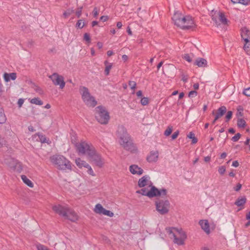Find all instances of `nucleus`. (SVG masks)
I'll list each match as a JSON object with an SVG mask.
<instances>
[{"mask_svg":"<svg viewBox=\"0 0 250 250\" xmlns=\"http://www.w3.org/2000/svg\"><path fill=\"white\" fill-rule=\"evenodd\" d=\"M232 166L234 167H237L239 166V163L237 161H234L232 162Z\"/></svg>","mask_w":250,"mask_h":250,"instance_id":"58","label":"nucleus"},{"mask_svg":"<svg viewBox=\"0 0 250 250\" xmlns=\"http://www.w3.org/2000/svg\"><path fill=\"white\" fill-rule=\"evenodd\" d=\"M82 8L80 7L79 8L76 12V15H77L78 18H79L82 14Z\"/></svg>","mask_w":250,"mask_h":250,"instance_id":"51","label":"nucleus"},{"mask_svg":"<svg viewBox=\"0 0 250 250\" xmlns=\"http://www.w3.org/2000/svg\"><path fill=\"white\" fill-rule=\"evenodd\" d=\"M173 130V127L171 125H168L166 130L164 132V135L166 136H168L172 133Z\"/></svg>","mask_w":250,"mask_h":250,"instance_id":"34","label":"nucleus"},{"mask_svg":"<svg viewBox=\"0 0 250 250\" xmlns=\"http://www.w3.org/2000/svg\"><path fill=\"white\" fill-rule=\"evenodd\" d=\"M75 163L80 168H82L83 167H86L89 165L85 161L82 160L79 158L76 159Z\"/></svg>","mask_w":250,"mask_h":250,"instance_id":"23","label":"nucleus"},{"mask_svg":"<svg viewBox=\"0 0 250 250\" xmlns=\"http://www.w3.org/2000/svg\"><path fill=\"white\" fill-rule=\"evenodd\" d=\"M76 147L78 152L82 154H86L87 156L91 152V150L95 148L90 144L84 141H82L76 145Z\"/></svg>","mask_w":250,"mask_h":250,"instance_id":"11","label":"nucleus"},{"mask_svg":"<svg viewBox=\"0 0 250 250\" xmlns=\"http://www.w3.org/2000/svg\"><path fill=\"white\" fill-rule=\"evenodd\" d=\"M212 20L214 21L215 26L220 27L221 28H224V26H225L228 22V21L225 17V15L220 12H215L214 15L212 16Z\"/></svg>","mask_w":250,"mask_h":250,"instance_id":"10","label":"nucleus"},{"mask_svg":"<svg viewBox=\"0 0 250 250\" xmlns=\"http://www.w3.org/2000/svg\"><path fill=\"white\" fill-rule=\"evenodd\" d=\"M136 95L138 97L142 98L143 96V93L141 90H139L136 92Z\"/></svg>","mask_w":250,"mask_h":250,"instance_id":"56","label":"nucleus"},{"mask_svg":"<svg viewBox=\"0 0 250 250\" xmlns=\"http://www.w3.org/2000/svg\"><path fill=\"white\" fill-rule=\"evenodd\" d=\"M241 137V134L240 133H237L235 136H234L231 140L233 142H237Z\"/></svg>","mask_w":250,"mask_h":250,"instance_id":"45","label":"nucleus"},{"mask_svg":"<svg viewBox=\"0 0 250 250\" xmlns=\"http://www.w3.org/2000/svg\"><path fill=\"white\" fill-rule=\"evenodd\" d=\"M104 65H105L104 72L105 75H108L109 73L110 70L111 69L112 66V64L111 63H109L107 61L104 62Z\"/></svg>","mask_w":250,"mask_h":250,"instance_id":"30","label":"nucleus"},{"mask_svg":"<svg viewBox=\"0 0 250 250\" xmlns=\"http://www.w3.org/2000/svg\"><path fill=\"white\" fill-rule=\"evenodd\" d=\"M21 178L22 181L28 186L30 188H33L34 185L33 183L25 175H22L21 176Z\"/></svg>","mask_w":250,"mask_h":250,"instance_id":"26","label":"nucleus"},{"mask_svg":"<svg viewBox=\"0 0 250 250\" xmlns=\"http://www.w3.org/2000/svg\"><path fill=\"white\" fill-rule=\"evenodd\" d=\"M187 137L191 139H192V143L196 144L197 142V139L195 137V135L192 132H190L188 133Z\"/></svg>","mask_w":250,"mask_h":250,"instance_id":"33","label":"nucleus"},{"mask_svg":"<svg viewBox=\"0 0 250 250\" xmlns=\"http://www.w3.org/2000/svg\"><path fill=\"white\" fill-rule=\"evenodd\" d=\"M201 228L208 234L210 232L208 220H202L199 222Z\"/></svg>","mask_w":250,"mask_h":250,"instance_id":"19","label":"nucleus"},{"mask_svg":"<svg viewBox=\"0 0 250 250\" xmlns=\"http://www.w3.org/2000/svg\"><path fill=\"white\" fill-rule=\"evenodd\" d=\"M227 111V108L225 106H221L217 110L215 114V120H218L221 118Z\"/></svg>","mask_w":250,"mask_h":250,"instance_id":"21","label":"nucleus"},{"mask_svg":"<svg viewBox=\"0 0 250 250\" xmlns=\"http://www.w3.org/2000/svg\"><path fill=\"white\" fill-rule=\"evenodd\" d=\"M5 144L4 138L0 135V147H2Z\"/></svg>","mask_w":250,"mask_h":250,"instance_id":"50","label":"nucleus"},{"mask_svg":"<svg viewBox=\"0 0 250 250\" xmlns=\"http://www.w3.org/2000/svg\"><path fill=\"white\" fill-rule=\"evenodd\" d=\"M226 171V167L224 166H221L218 168V172L221 175H223Z\"/></svg>","mask_w":250,"mask_h":250,"instance_id":"44","label":"nucleus"},{"mask_svg":"<svg viewBox=\"0 0 250 250\" xmlns=\"http://www.w3.org/2000/svg\"><path fill=\"white\" fill-rule=\"evenodd\" d=\"M130 172L134 175H141L144 172V170L137 165H132L129 167Z\"/></svg>","mask_w":250,"mask_h":250,"instance_id":"17","label":"nucleus"},{"mask_svg":"<svg viewBox=\"0 0 250 250\" xmlns=\"http://www.w3.org/2000/svg\"><path fill=\"white\" fill-rule=\"evenodd\" d=\"M17 78V74L16 73L13 72L10 73H4L3 74V79L5 82H8L11 80H15Z\"/></svg>","mask_w":250,"mask_h":250,"instance_id":"20","label":"nucleus"},{"mask_svg":"<svg viewBox=\"0 0 250 250\" xmlns=\"http://www.w3.org/2000/svg\"><path fill=\"white\" fill-rule=\"evenodd\" d=\"M129 85L130 86L131 89L133 90V93H134V90L136 88V83L134 81H129Z\"/></svg>","mask_w":250,"mask_h":250,"instance_id":"41","label":"nucleus"},{"mask_svg":"<svg viewBox=\"0 0 250 250\" xmlns=\"http://www.w3.org/2000/svg\"><path fill=\"white\" fill-rule=\"evenodd\" d=\"M137 185L141 189L137 190L136 193L146 196L150 198L157 196H164L167 194L166 189H158L153 185L149 175H146L140 178Z\"/></svg>","mask_w":250,"mask_h":250,"instance_id":"1","label":"nucleus"},{"mask_svg":"<svg viewBox=\"0 0 250 250\" xmlns=\"http://www.w3.org/2000/svg\"><path fill=\"white\" fill-rule=\"evenodd\" d=\"M33 138L37 141H40L41 143L46 142V138L44 136L41 134H36L33 136Z\"/></svg>","mask_w":250,"mask_h":250,"instance_id":"29","label":"nucleus"},{"mask_svg":"<svg viewBox=\"0 0 250 250\" xmlns=\"http://www.w3.org/2000/svg\"><path fill=\"white\" fill-rule=\"evenodd\" d=\"M30 103L32 104L41 105L43 102L38 98H33L30 100Z\"/></svg>","mask_w":250,"mask_h":250,"instance_id":"31","label":"nucleus"},{"mask_svg":"<svg viewBox=\"0 0 250 250\" xmlns=\"http://www.w3.org/2000/svg\"><path fill=\"white\" fill-rule=\"evenodd\" d=\"M122 59L123 61H124L125 62L128 59V57L127 56H126V55H123L122 56Z\"/></svg>","mask_w":250,"mask_h":250,"instance_id":"62","label":"nucleus"},{"mask_svg":"<svg viewBox=\"0 0 250 250\" xmlns=\"http://www.w3.org/2000/svg\"><path fill=\"white\" fill-rule=\"evenodd\" d=\"M123 24L121 22L119 21L117 23V27L118 28L120 29L122 28Z\"/></svg>","mask_w":250,"mask_h":250,"instance_id":"59","label":"nucleus"},{"mask_svg":"<svg viewBox=\"0 0 250 250\" xmlns=\"http://www.w3.org/2000/svg\"><path fill=\"white\" fill-rule=\"evenodd\" d=\"M8 166L13 171L20 173L22 170V164L17 160L10 158L5 162Z\"/></svg>","mask_w":250,"mask_h":250,"instance_id":"13","label":"nucleus"},{"mask_svg":"<svg viewBox=\"0 0 250 250\" xmlns=\"http://www.w3.org/2000/svg\"><path fill=\"white\" fill-rule=\"evenodd\" d=\"M156 210L161 215L167 214L169 212L170 204L167 199H157L155 202Z\"/></svg>","mask_w":250,"mask_h":250,"instance_id":"8","label":"nucleus"},{"mask_svg":"<svg viewBox=\"0 0 250 250\" xmlns=\"http://www.w3.org/2000/svg\"><path fill=\"white\" fill-rule=\"evenodd\" d=\"M194 64L198 67H206L207 65V62L203 58H198L195 61Z\"/></svg>","mask_w":250,"mask_h":250,"instance_id":"22","label":"nucleus"},{"mask_svg":"<svg viewBox=\"0 0 250 250\" xmlns=\"http://www.w3.org/2000/svg\"><path fill=\"white\" fill-rule=\"evenodd\" d=\"M246 125V122L243 119H238L237 126L240 128H244Z\"/></svg>","mask_w":250,"mask_h":250,"instance_id":"32","label":"nucleus"},{"mask_svg":"<svg viewBox=\"0 0 250 250\" xmlns=\"http://www.w3.org/2000/svg\"><path fill=\"white\" fill-rule=\"evenodd\" d=\"M83 39L88 43L90 42V37L88 33H85L83 36Z\"/></svg>","mask_w":250,"mask_h":250,"instance_id":"46","label":"nucleus"},{"mask_svg":"<svg viewBox=\"0 0 250 250\" xmlns=\"http://www.w3.org/2000/svg\"><path fill=\"white\" fill-rule=\"evenodd\" d=\"M74 12V10L73 9H68L66 11H65L63 16L64 18H66L69 17L72 13Z\"/></svg>","mask_w":250,"mask_h":250,"instance_id":"37","label":"nucleus"},{"mask_svg":"<svg viewBox=\"0 0 250 250\" xmlns=\"http://www.w3.org/2000/svg\"><path fill=\"white\" fill-rule=\"evenodd\" d=\"M141 103L143 105H146L148 104V99L146 97L142 98Z\"/></svg>","mask_w":250,"mask_h":250,"instance_id":"40","label":"nucleus"},{"mask_svg":"<svg viewBox=\"0 0 250 250\" xmlns=\"http://www.w3.org/2000/svg\"><path fill=\"white\" fill-rule=\"evenodd\" d=\"M63 218L72 222H76L78 220L79 217L74 210L69 208L66 216H64Z\"/></svg>","mask_w":250,"mask_h":250,"instance_id":"16","label":"nucleus"},{"mask_svg":"<svg viewBox=\"0 0 250 250\" xmlns=\"http://www.w3.org/2000/svg\"><path fill=\"white\" fill-rule=\"evenodd\" d=\"M227 156V153L226 152H224L223 153L221 154V156H220V158L221 159H224Z\"/></svg>","mask_w":250,"mask_h":250,"instance_id":"60","label":"nucleus"},{"mask_svg":"<svg viewBox=\"0 0 250 250\" xmlns=\"http://www.w3.org/2000/svg\"><path fill=\"white\" fill-rule=\"evenodd\" d=\"M239 1L240 2L239 3L247 5L250 2V0H239Z\"/></svg>","mask_w":250,"mask_h":250,"instance_id":"52","label":"nucleus"},{"mask_svg":"<svg viewBox=\"0 0 250 250\" xmlns=\"http://www.w3.org/2000/svg\"><path fill=\"white\" fill-rule=\"evenodd\" d=\"M103 214L109 217H112L114 215V213L106 209L104 210Z\"/></svg>","mask_w":250,"mask_h":250,"instance_id":"42","label":"nucleus"},{"mask_svg":"<svg viewBox=\"0 0 250 250\" xmlns=\"http://www.w3.org/2000/svg\"><path fill=\"white\" fill-rule=\"evenodd\" d=\"M172 20L175 25L183 29L191 28L195 25L191 17L189 16L184 17L179 12L174 13Z\"/></svg>","mask_w":250,"mask_h":250,"instance_id":"2","label":"nucleus"},{"mask_svg":"<svg viewBox=\"0 0 250 250\" xmlns=\"http://www.w3.org/2000/svg\"><path fill=\"white\" fill-rule=\"evenodd\" d=\"M179 134V131L178 130H177L176 131L174 132L171 136L172 139V140L176 139L177 138Z\"/></svg>","mask_w":250,"mask_h":250,"instance_id":"49","label":"nucleus"},{"mask_svg":"<svg viewBox=\"0 0 250 250\" xmlns=\"http://www.w3.org/2000/svg\"><path fill=\"white\" fill-rule=\"evenodd\" d=\"M183 58L185 60H186L188 62H191L192 60L193 55H191V56L190 55H189L188 54H186L183 56Z\"/></svg>","mask_w":250,"mask_h":250,"instance_id":"35","label":"nucleus"},{"mask_svg":"<svg viewBox=\"0 0 250 250\" xmlns=\"http://www.w3.org/2000/svg\"><path fill=\"white\" fill-rule=\"evenodd\" d=\"M105 209L100 204H98L95 206L94 211L98 214H103Z\"/></svg>","mask_w":250,"mask_h":250,"instance_id":"24","label":"nucleus"},{"mask_svg":"<svg viewBox=\"0 0 250 250\" xmlns=\"http://www.w3.org/2000/svg\"><path fill=\"white\" fill-rule=\"evenodd\" d=\"M197 93L196 91L192 90L189 92L188 96L190 98L195 97L197 96Z\"/></svg>","mask_w":250,"mask_h":250,"instance_id":"48","label":"nucleus"},{"mask_svg":"<svg viewBox=\"0 0 250 250\" xmlns=\"http://www.w3.org/2000/svg\"><path fill=\"white\" fill-rule=\"evenodd\" d=\"M244 44L243 48L248 55H250V40L242 41Z\"/></svg>","mask_w":250,"mask_h":250,"instance_id":"25","label":"nucleus"},{"mask_svg":"<svg viewBox=\"0 0 250 250\" xmlns=\"http://www.w3.org/2000/svg\"><path fill=\"white\" fill-rule=\"evenodd\" d=\"M108 17L107 16H102L101 18H100V20L101 21H106L107 20H108Z\"/></svg>","mask_w":250,"mask_h":250,"instance_id":"57","label":"nucleus"},{"mask_svg":"<svg viewBox=\"0 0 250 250\" xmlns=\"http://www.w3.org/2000/svg\"><path fill=\"white\" fill-rule=\"evenodd\" d=\"M95 116L97 121L101 124H107L109 120V115L106 108L98 106L95 109Z\"/></svg>","mask_w":250,"mask_h":250,"instance_id":"7","label":"nucleus"},{"mask_svg":"<svg viewBox=\"0 0 250 250\" xmlns=\"http://www.w3.org/2000/svg\"><path fill=\"white\" fill-rule=\"evenodd\" d=\"M159 153L158 150H152L148 154L146 160L149 163H155L158 160Z\"/></svg>","mask_w":250,"mask_h":250,"instance_id":"15","label":"nucleus"},{"mask_svg":"<svg viewBox=\"0 0 250 250\" xmlns=\"http://www.w3.org/2000/svg\"><path fill=\"white\" fill-rule=\"evenodd\" d=\"M93 16L95 17L98 15V14H99L98 10L96 7H95L94 8V10L93 11Z\"/></svg>","mask_w":250,"mask_h":250,"instance_id":"53","label":"nucleus"},{"mask_svg":"<svg viewBox=\"0 0 250 250\" xmlns=\"http://www.w3.org/2000/svg\"><path fill=\"white\" fill-rule=\"evenodd\" d=\"M188 77L185 75H183L182 78V81H183L184 82H186L188 80Z\"/></svg>","mask_w":250,"mask_h":250,"instance_id":"61","label":"nucleus"},{"mask_svg":"<svg viewBox=\"0 0 250 250\" xmlns=\"http://www.w3.org/2000/svg\"><path fill=\"white\" fill-rule=\"evenodd\" d=\"M36 248L37 250H49V249L46 246L40 244H38L36 245Z\"/></svg>","mask_w":250,"mask_h":250,"instance_id":"36","label":"nucleus"},{"mask_svg":"<svg viewBox=\"0 0 250 250\" xmlns=\"http://www.w3.org/2000/svg\"><path fill=\"white\" fill-rule=\"evenodd\" d=\"M166 230L169 237L173 239L174 243L178 245H182L184 244L185 240L187 238V235L182 229L169 228H167Z\"/></svg>","mask_w":250,"mask_h":250,"instance_id":"4","label":"nucleus"},{"mask_svg":"<svg viewBox=\"0 0 250 250\" xmlns=\"http://www.w3.org/2000/svg\"><path fill=\"white\" fill-rule=\"evenodd\" d=\"M85 168H86L87 169V173L88 174H89L92 176H95V173L94 172L92 167H91V166L89 165H88V166L86 167Z\"/></svg>","mask_w":250,"mask_h":250,"instance_id":"38","label":"nucleus"},{"mask_svg":"<svg viewBox=\"0 0 250 250\" xmlns=\"http://www.w3.org/2000/svg\"><path fill=\"white\" fill-rule=\"evenodd\" d=\"M52 208L56 213L64 217V216H66L69 208L66 206H63L60 204H56L53 205Z\"/></svg>","mask_w":250,"mask_h":250,"instance_id":"14","label":"nucleus"},{"mask_svg":"<svg viewBox=\"0 0 250 250\" xmlns=\"http://www.w3.org/2000/svg\"><path fill=\"white\" fill-rule=\"evenodd\" d=\"M246 202V198L245 197H242L237 199L235 202V205L238 207L243 206Z\"/></svg>","mask_w":250,"mask_h":250,"instance_id":"27","label":"nucleus"},{"mask_svg":"<svg viewBox=\"0 0 250 250\" xmlns=\"http://www.w3.org/2000/svg\"><path fill=\"white\" fill-rule=\"evenodd\" d=\"M97 45L99 49H101L103 47V43L101 42H98L97 44Z\"/></svg>","mask_w":250,"mask_h":250,"instance_id":"63","label":"nucleus"},{"mask_svg":"<svg viewBox=\"0 0 250 250\" xmlns=\"http://www.w3.org/2000/svg\"><path fill=\"white\" fill-rule=\"evenodd\" d=\"M232 112L231 111H229L227 112V114L226 116V118L227 119V121H229L232 117Z\"/></svg>","mask_w":250,"mask_h":250,"instance_id":"47","label":"nucleus"},{"mask_svg":"<svg viewBox=\"0 0 250 250\" xmlns=\"http://www.w3.org/2000/svg\"><path fill=\"white\" fill-rule=\"evenodd\" d=\"M91 151L87 156L89 161L99 167H102L104 164V159L95 148Z\"/></svg>","mask_w":250,"mask_h":250,"instance_id":"9","label":"nucleus"},{"mask_svg":"<svg viewBox=\"0 0 250 250\" xmlns=\"http://www.w3.org/2000/svg\"><path fill=\"white\" fill-rule=\"evenodd\" d=\"M80 93L82 100L86 105L88 107H94L97 105V101L95 97L91 95L88 88L85 86H81L80 87Z\"/></svg>","mask_w":250,"mask_h":250,"instance_id":"5","label":"nucleus"},{"mask_svg":"<svg viewBox=\"0 0 250 250\" xmlns=\"http://www.w3.org/2000/svg\"><path fill=\"white\" fill-rule=\"evenodd\" d=\"M51 163L56 168L61 170H71L70 161L62 155H54L50 157Z\"/></svg>","mask_w":250,"mask_h":250,"instance_id":"3","label":"nucleus"},{"mask_svg":"<svg viewBox=\"0 0 250 250\" xmlns=\"http://www.w3.org/2000/svg\"><path fill=\"white\" fill-rule=\"evenodd\" d=\"M84 23L82 20H79L76 25V27L82 28L84 26Z\"/></svg>","mask_w":250,"mask_h":250,"instance_id":"39","label":"nucleus"},{"mask_svg":"<svg viewBox=\"0 0 250 250\" xmlns=\"http://www.w3.org/2000/svg\"><path fill=\"white\" fill-rule=\"evenodd\" d=\"M241 35L242 41H250V30L247 27L242 28Z\"/></svg>","mask_w":250,"mask_h":250,"instance_id":"18","label":"nucleus"},{"mask_svg":"<svg viewBox=\"0 0 250 250\" xmlns=\"http://www.w3.org/2000/svg\"><path fill=\"white\" fill-rule=\"evenodd\" d=\"M246 218L247 220H250V211L247 213Z\"/></svg>","mask_w":250,"mask_h":250,"instance_id":"64","label":"nucleus"},{"mask_svg":"<svg viewBox=\"0 0 250 250\" xmlns=\"http://www.w3.org/2000/svg\"><path fill=\"white\" fill-rule=\"evenodd\" d=\"M53 83L56 86H59V88L62 89L65 85L64 77L58 73H54L49 76Z\"/></svg>","mask_w":250,"mask_h":250,"instance_id":"12","label":"nucleus"},{"mask_svg":"<svg viewBox=\"0 0 250 250\" xmlns=\"http://www.w3.org/2000/svg\"><path fill=\"white\" fill-rule=\"evenodd\" d=\"M242 187V185L240 184H238L236 187L234 188V190L236 191H239Z\"/></svg>","mask_w":250,"mask_h":250,"instance_id":"55","label":"nucleus"},{"mask_svg":"<svg viewBox=\"0 0 250 250\" xmlns=\"http://www.w3.org/2000/svg\"><path fill=\"white\" fill-rule=\"evenodd\" d=\"M6 121V117L4 110L0 107V124H4Z\"/></svg>","mask_w":250,"mask_h":250,"instance_id":"28","label":"nucleus"},{"mask_svg":"<svg viewBox=\"0 0 250 250\" xmlns=\"http://www.w3.org/2000/svg\"><path fill=\"white\" fill-rule=\"evenodd\" d=\"M23 103H24V100L22 99H20L18 100V104L19 107H21V106L22 105Z\"/></svg>","mask_w":250,"mask_h":250,"instance_id":"54","label":"nucleus"},{"mask_svg":"<svg viewBox=\"0 0 250 250\" xmlns=\"http://www.w3.org/2000/svg\"><path fill=\"white\" fill-rule=\"evenodd\" d=\"M117 136L121 145L126 149L130 148L131 142L129 141V137L127 133L126 129L123 125L118 126L117 131Z\"/></svg>","mask_w":250,"mask_h":250,"instance_id":"6","label":"nucleus"},{"mask_svg":"<svg viewBox=\"0 0 250 250\" xmlns=\"http://www.w3.org/2000/svg\"><path fill=\"white\" fill-rule=\"evenodd\" d=\"M243 94L247 97H250V87L245 89L243 92Z\"/></svg>","mask_w":250,"mask_h":250,"instance_id":"43","label":"nucleus"}]
</instances>
